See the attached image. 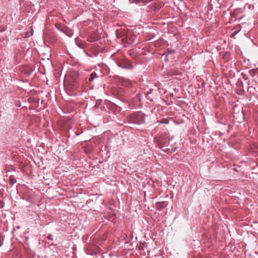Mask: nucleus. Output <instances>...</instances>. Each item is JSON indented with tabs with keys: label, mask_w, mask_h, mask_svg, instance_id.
I'll list each match as a JSON object with an SVG mask.
<instances>
[{
	"label": "nucleus",
	"mask_w": 258,
	"mask_h": 258,
	"mask_svg": "<svg viewBox=\"0 0 258 258\" xmlns=\"http://www.w3.org/2000/svg\"><path fill=\"white\" fill-rule=\"evenodd\" d=\"M144 114L141 112H138L132 115V121L137 124H141L144 122Z\"/></svg>",
	"instance_id": "f257e3e1"
},
{
	"label": "nucleus",
	"mask_w": 258,
	"mask_h": 258,
	"mask_svg": "<svg viewBox=\"0 0 258 258\" xmlns=\"http://www.w3.org/2000/svg\"><path fill=\"white\" fill-rule=\"evenodd\" d=\"M85 250L87 254L93 255L97 252L98 247L95 244H89L85 247Z\"/></svg>",
	"instance_id": "f03ea898"
},
{
	"label": "nucleus",
	"mask_w": 258,
	"mask_h": 258,
	"mask_svg": "<svg viewBox=\"0 0 258 258\" xmlns=\"http://www.w3.org/2000/svg\"><path fill=\"white\" fill-rule=\"evenodd\" d=\"M116 63L122 69H131L132 67L130 61L126 59H120L116 61Z\"/></svg>",
	"instance_id": "7ed1b4c3"
},
{
	"label": "nucleus",
	"mask_w": 258,
	"mask_h": 258,
	"mask_svg": "<svg viewBox=\"0 0 258 258\" xmlns=\"http://www.w3.org/2000/svg\"><path fill=\"white\" fill-rule=\"evenodd\" d=\"M166 206L165 202H158L156 203V207L159 210H161Z\"/></svg>",
	"instance_id": "20e7f679"
},
{
	"label": "nucleus",
	"mask_w": 258,
	"mask_h": 258,
	"mask_svg": "<svg viewBox=\"0 0 258 258\" xmlns=\"http://www.w3.org/2000/svg\"><path fill=\"white\" fill-rule=\"evenodd\" d=\"M97 77V74L95 73H92L90 76V78L88 79L89 82H91L94 78Z\"/></svg>",
	"instance_id": "39448f33"
},
{
	"label": "nucleus",
	"mask_w": 258,
	"mask_h": 258,
	"mask_svg": "<svg viewBox=\"0 0 258 258\" xmlns=\"http://www.w3.org/2000/svg\"><path fill=\"white\" fill-rule=\"evenodd\" d=\"M99 36H95L93 37H91L89 38V41H96L97 40H98L99 39Z\"/></svg>",
	"instance_id": "423d86ee"
},
{
	"label": "nucleus",
	"mask_w": 258,
	"mask_h": 258,
	"mask_svg": "<svg viewBox=\"0 0 258 258\" xmlns=\"http://www.w3.org/2000/svg\"><path fill=\"white\" fill-rule=\"evenodd\" d=\"M250 75L252 77H254L255 75V70H250L249 71Z\"/></svg>",
	"instance_id": "0eeeda50"
},
{
	"label": "nucleus",
	"mask_w": 258,
	"mask_h": 258,
	"mask_svg": "<svg viewBox=\"0 0 258 258\" xmlns=\"http://www.w3.org/2000/svg\"><path fill=\"white\" fill-rule=\"evenodd\" d=\"M10 182L11 183L14 184L16 182V180L13 177H11L10 178Z\"/></svg>",
	"instance_id": "6e6552de"
},
{
	"label": "nucleus",
	"mask_w": 258,
	"mask_h": 258,
	"mask_svg": "<svg viewBox=\"0 0 258 258\" xmlns=\"http://www.w3.org/2000/svg\"><path fill=\"white\" fill-rule=\"evenodd\" d=\"M4 206V202L0 200V208H2Z\"/></svg>",
	"instance_id": "1a4fd4ad"
},
{
	"label": "nucleus",
	"mask_w": 258,
	"mask_h": 258,
	"mask_svg": "<svg viewBox=\"0 0 258 258\" xmlns=\"http://www.w3.org/2000/svg\"><path fill=\"white\" fill-rule=\"evenodd\" d=\"M52 235L51 234H50L48 236V238L50 240H52Z\"/></svg>",
	"instance_id": "9d476101"
},
{
	"label": "nucleus",
	"mask_w": 258,
	"mask_h": 258,
	"mask_svg": "<svg viewBox=\"0 0 258 258\" xmlns=\"http://www.w3.org/2000/svg\"><path fill=\"white\" fill-rule=\"evenodd\" d=\"M77 45L79 46V47L81 48V43H77Z\"/></svg>",
	"instance_id": "9b49d317"
},
{
	"label": "nucleus",
	"mask_w": 258,
	"mask_h": 258,
	"mask_svg": "<svg viewBox=\"0 0 258 258\" xmlns=\"http://www.w3.org/2000/svg\"><path fill=\"white\" fill-rule=\"evenodd\" d=\"M140 0H136V2L137 3H139L140 2Z\"/></svg>",
	"instance_id": "f8f14e48"
},
{
	"label": "nucleus",
	"mask_w": 258,
	"mask_h": 258,
	"mask_svg": "<svg viewBox=\"0 0 258 258\" xmlns=\"http://www.w3.org/2000/svg\"><path fill=\"white\" fill-rule=\"evenodd\" d=\"M72 36V35H69V37H71Z\"/></svg>",
	"instance_id": "ddd939ff"
},
{
	"label": "nucleus",
	"mask_w": 258,
	"mask_h": 258,
	"mask_svg": "<svg viewBox=\"0 0 258 258\" xmlns=\"http://www.w3.org/2000/svg\"><path fill=\"white\" fill-rule=\"evenodd\" d=\"M84 52L85 53L87 54L85 50H84Z\"/></svg>",
	"instance_id": "4468645a"
}]
</instances>
